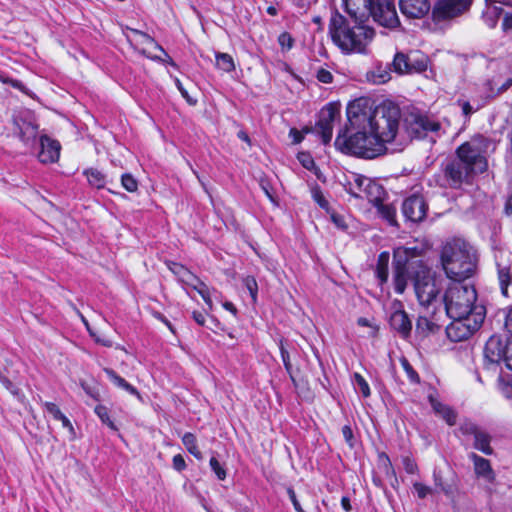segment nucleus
<instances>
[{"label": "nucleus", "instance_id": "f257e3e1", "mask_svg": "<svg viewBox=\"0 0 512 512\" xmlns=\"http://www.w3.org/2000/svg\"><path fill=\"white\" fill-rule=\"evenodd\" d=\"M349 127L335 140V146L352 155L373 159L386 152L398 132L400 110L392 104L374 106L367 98H358L347 107Z\"/></svg>", "mask_w": 512, "mask_h": 512}, {"label": "nucleus", "instance_id": "f03ea898", "mask_svg": "<svg viewBox=\"0 0 512 512\" xmlns=\"http://www.w3.org/2000/svg\"><path fill=\"white\" fill-rule=\"evenodd\" d=\"M350 27L341 15L331 18L329 32L332 41L343 53H365L366 47L374 37V29L362 23Z\"/></svg>", "mask_w": 512, "mask_h": 512}, {"label": "nucleus", "instance_id": "7ed1b4c3", "mask_svg": "<svg viewBox=\"0 0 512 512\" xmlns=\"http://www.w3.org/2000/svg\"><path fill=\"white\" fill-rule=\"evenodd\" d=\"M445 311L448 317L470 316L480 304H476L477 291L472 284L451 283L445 291Z\"/></svg>", "mask_w": 512, "mask_h": 512}, {"label": "nucleus", "instance_id": "20e7f679", "mask_svg": "<svg viewBox=\"0 0 512 512\" xmlns=\"http://www.w3.org/2000/svg\"><path fill=\"white\" fill-rule=\"evenodd\" d=\"M412 282L417 299L423 306H429L440 293L435 273L422 260L416 262V268L412 271Z\"/></svg>", "mask_w": 512, "mask_h": 512}, {"label": "nucleus", "instance_id": "39448f33", "mask_svg": "<svg viewBox=\"0 0 512 512\" xmlns=\"http://www.w3.org/2000/svg\"><path fill=\"white\" fill-rule=\"evenodd\" d=\"M486 317V308L479 305L474 314L461 318L450 317L451 323L446 327V335L452 342H461L470 338L478 331Z\"/></svg>", "mask_w": 512, "mask_h": 512}, {"label": "nucleus", "instance_id": "423d86ee", "mask_svg": "<svg viewBox=\"0 0 512 512\" xmlns=\"http://www.w3.org/2000/svg\"><path fill=\"white\" fill-rule=\"evenodd\" d=\"M488 141L482 137H474L458 147L457 157L472 171L473 174L483 173L487 167L485 157Z\"/></svg>", "mask_w": 512, "mask_h": 512}, {"label": "nucleus", "instance_id": "0eeeda50", "mask_svg": "<svg viewBox=\"0 0 512 512\" xmlns=\"http://www.w3.org/2000/svg\"><path fill=\"white\" fill-rule=\"evenodd\" d=\"M442 268L452 283L465 284L477 271V258H440Z\"/></svg>", "mask_w": 512, "mask_h": 512}, {"label": "nucleus", "instance_id": "6e6552de", "mask_svg": "<svg viewBox=\"0 0 512 512\" xmlns=\"http://www.w3.org/2000/svg\"><path fill=\"white\" fill-rule=\"evenodd\" d=\"M165 263L168 269L178 278L181 283L196 290L203 301L210 307L212 306L210 291L204 282H202L193 272H191L181 263L169 259H167Z\"/></svg>", "mask_w": 512, "mask_h": 512}, {"label": "nucleus", "instance_id": "1a4fd4ad", "mask_svg": "<svg viewBox=\"0 0 512 512\" xmlns=\"http://www.w3.org/2000/svg\"><path fill=\"white\" fill-rule=\"evenodd\" d=\"M368 15L382 27L395 29L400 26L394 0H372Z\"/></svg>", "mask_w": 512, "mask_h": 512}, {"label": "nucleus", "instance_id": "9d476101", "mask_svg": "<svg viewBox=\"0 0 512 512\" xmlns=\"http://www.w3.org/2000/svg\"><path fill=\"white\" fill-rule=\"evenodd\" d=\"M127 31L126 38L128 42L143 56L151 60H160L161 56L155 54L154 51H159L167 56V52L148 34L133 28H127Z\"/></svg>", "mask_w": 512, "mask_h": 512}, {"label": "nucleus", "instance_id": "9b49d317", "mask_svg": "<svg viewBox=\"0 0 512 512\" xmlns=\"http://www.w3.org/2000/svg\"><path fill=\"white\" fill-rule=\"evenodd\" d=\"M471 0H439L432 15L435 21H443L457 17L468 10Z\"/></svg>", "mask_w": 512, "mask_h": 512}, {"label": "nucleus", "instance_id": "f8f14e48", "mask_svg": "<svg viewBox=\"0 0 512 512\" xmlns=\"http://www.w3.org/2000/svg\"><path fill=\"white\" fill-rule=\"evenodd\" d=\"M339 116V109L334 104H328L321 110L314 131L321 136L324 144H328L331 141L334 122Z\"/></svg>", "mask_w": 512, "mask_h": 512}, {"label": "nucleus", "instance_id": "ddd939ff", "mask_svg": "<svg viewBox=\"0 0 512 512\" xmlns=\"http://www.w3.org/2000/svg\"><path fill=\"white\" fill-rule=\"evenodd\" d=\"M393 68L399 74L420 73L426 70L427 60L423 56L396 53L393 60Z\"/></svg>", "mask_w": 512, "mask_h": 512}, {"label": "nucleus", "instance_id": "4468645a", "mask_svg": "<svg viewBox=\"0 0 512 512\" xmlns=\"http://www.w3.org/2000/svg\"><path fill=\"white\" fill-rule=\"evenodd\" d=\"M411 258H394L393 282L397 294L404 293L408 279L412 280V271L416 263H409Z\"/></svg>", "mask_w": 512, "mask_h": 512}, {"label": "nucleus", "instance_id": "2eb2a0df", "mask_svg": "<svg viewBox=\"0 0 512 512\" xmlns=\"http://www.w3.org/2000/svg\"><path fill=\"white\" fill-rule=\"evenodd\" d=\"M444 176L453 188L459 187L474 175L472 171L457 157L449 161L444 167Z\"/></svg>", "mask_w": 512, "mask_h": 512}, {"label": "nucleus", "instance_id": "dca6fc26", "mask_svg": "<svg viewBox=\"0 0 512 512\" xmlns=\"http://www.w3.org/2000/svg\"><path fill=\"white\" fill-rule=\"evenodd\" d=\"M427 205L421 196L413 195L402 204L404 216L412 222H420L426 216Z\"/></svg>", "mask_w": 512, "mask_h": 512}, {"label": "nucleus", "instance_id": "f3484780", "mask_svg": "<svg viewBox=\"0 0 512 512\" xmlns=\"http://www.w3.org/2000/svg\"><path fill=\"white\" fill-rule=\"evenodd\" d=\"M61 145L57 140H54L47 135L40 137V151L38 159L41 163L48 164L58 161L60 157Z\"/></svg>", "mask_w": 512, "mask_h": 512}, {"label": "nucleus", "instance_id": "a211bd4d", "mask_svg": "<svg viewBox=\"0 0 512 512\" xmlns=\"http://www.w3.org/2000/svg\"><path fill=\"white\" fill-rule=\"evenodd\" d=\"M475 253L474 247L465 239L453 237L445 242L441 256H470Z\"/></svg>", "mask_w": 512, "mask_h": 512}, {"label": "nucleus", "instance_id": "6ab92c4d", "mask_svg": "<svg viewBox=\"0 0 512 512\" xmlns=\"http://www.w3.org/2000/svg\"><path fill=\"white\" fill-rule=\"evenodd\" d=\"M506 354V343L499 336L492 335L484 346V356L490 363H500Z\"/></svg>", "mask_w": 512, "mask_h": 512}, {"label": "nucleus", "instance_id": "aec40b11", "mask_svg": "<svg viewBox=\"0 0 512 512\" xmlns=\"http://www.w3.org/2000/svg\"><path fill=\"white\" fill-rule=\"evenodd\" d=\"M495 265L501 293L507 297L508 287L512 284V260L510 258H497Z\"/></svg>", "mask_w": 512, "mask_h": 512}, {"label": "nucleus", "instance_id": "412c9836", "mask_svg": "<svg viewBox=\"0 0 512 512\" xmlns=\"http://www.w3.org/2000/svg\"><path fill=\"white\" fill-rule=\"evenodd\" d=\"M401 12L409 18H422L430 11L428 0H400Z\"/></svg>", "mask_w": 512, "mask_h": 512}, {"label": "nucleus", "instance_id": "4be33fe9", "mask_svg": "<svg viewBox=\"0 0 512 512\" xmlns=\"http://www.w3.org/2000/svg\"><path fill=\"white\" fill-rule=\"evenodd\" d=\"M468 457L473 462L474 473L478 478H483L489 483L495 482L496 474L488 459L474 452H471Z\"/></svg>", "mask_w": 512, "mask_h": 512}, {"label": "nucleus", "instance_id": "5701e85b", "mask_svg": "<svg viewBox=\"0 0 512 512\" xmlns=\"http://www.w3.org/2000/svg\"><path fill=\"white\" fill-rule=\"evenodd\" d=\"M389 323L391 328L397 331L403 339L410 337L412 322L403 309L395 310L390 316Z\"/></svg>", "mask_w": 512, "mask_h": 512}, {"label": "nucleus", "instance_id": "b1692460", "mask_svg": "<svg viewBox=\"0 0 512 512\" xmlns=\"http://www.w3.org/2000/svg\"><path fill=\"white\" fill-rule=\"evenodd\" d=\"M288 375L298 395L306 400L312 401L315 395L307 375L303 374L300 369H296V371L293 370L291 374Z\"/></svg>", "mask_w": 512, "mask_h": 512}, {"label": "nucleus", "instance_id": "393cba45", "mask_svg": "<svg viewBox=\"0 0 512 512\" xmlns=\"http://www.w3.org/2000/svg\"><path fill=\"white\" fill-rule=\"evenodd\" d=\"M433 481L437 489L443 492L448 498H454L458 493V478L452 472L449 480H445L440 470L433 471Z\"/></svg>", "mask_w": 512, "mask_h": 512}, {"label": "nucleus", "instance_id": "a878e982", "mask_svg": "<svg viewBox=\"0 0 512 512\" xmlns=\"http://www.w3.org/2000/svg\"><path fill=\"white\" fill-rule=\"evenodd\" d=\"M372 0H344L346 12L355 20V23H363L368 16Z\"/></svg>", "mask_w": 512, "mask_h": 512}, {"label": "nucleus", "instance_id": "bb28decb", "mask_svg": "<svg viewBox=\"0 0 512 512\" xmlns=\"http://www.w3.org/2000/svg\"><path fill=\"white\" fill-rule=\"evenodd\" d=\"M428 401L436 415L441 417L447 425L454 426L457 421V413L450 406L441 403L433 394L428 395Z\"/></svg>", "mask_w": 512, "mask_h": 512}, {"label": "nucleus", "instance_id": "cd10ccee", "mask_svg": "<svg viewBox=\"0 0 512 512\" xmlns=\"http://www.w3.org/2000/svg\"><path fill=\"white\" fill-rule=\"evenodd\" d=\"M430 250L431 244L427 239H416L407 247H397L393 256H422L429 253Z\"/></svg>", "mask_w": 512, "mask_h": 512}, {"label": "nucleus", "instance_id": "c85d7f7f", "mask_svg": "<svg viewBox=\"0 0 512 512\" xmlns=\"http://www.w3.org/2000/svg\"><path fill=\"white\" fill-rule=\"evenodd\" d=\"M352 195L357 198H365L374 205H379L383 199L384 190L379 184L371 180L367 182V187L364 189L363 194L353 191Z\"/></svg>", "mask_w": 512, "mask_h": 512}, {"label": "nucleus", "instance_id": "c756f323", "mask_svg": "<svg viewBox=\"0 0 512 512\" xmlns=\"http://www.w3.org/2000/svg\"><path fill=\"white\" fill-rule=\"evenodd\" d=\"M16 125L21 141L25 144L33 143L38 134V126L25 120L17 121Z\"/></svg>", "mask_w": 512, "mask_h": 512}, {"label": "nucleus", "instance_id": "7c9ffc66", "mask_svg": "<svg viewBox=\"0 0 512 512\" xmlns=\"http://www.w3.org/2000/svg\"><path fill=\"white\" fill-rule=\"evenodd\" d=\"M103 371L115 386L127 391L131 395L137 397L140 396L138 389L135 386L131 385L129 382H127L123 377L118 375L113 369L105 367Z\"/></svg>", "mask_w": 512, "mask_h": 512}, {"label": "nucleus", "instance_id": "2f4dec72", "mask_svg": "<svg viewBox=\"0 0 512 512\" xmlns=\"http://www.w3.org/2000/svg\"><path fill=\"white\" fill-rule=\"evenodd\" d=\"M474 448L485 455H492L493 448L491 447V436L482 430L474 436Z\"/></svg>", "mask_w": 512, "mask_h": 512}, {"label": "nucleus", "instance_id": "473e14b6", "mask_svg": "<svg viewBox=\"0 0 512 512\" xmlns=\"http://www.w3.org/2000/svg\"><path fill=\"white\" fill-rule=\"evenodd\" d=\"M182 443L186 450L193 455L197 460H201L203 458L202 453L197 444L196 436L191 432H186L182 436Z\"/></svg>", "mask_w": 512, "mask_h": 512}, {"label": "nucleus", "instance_id": "72a5a7b5", "mask_svg": "<svg viewBox=\"0 0 512 512\" xmlns=\"http://www.w3.org/2000/svg\"><path fill=\"white\" fill-rule=\"evenodd\" d=\"M367 79L374 84H382L390 79V73L387 67L381 65L376 66L371 71L367 72Z\"/></svg>", "mask_w": 512, "mask_h": 512}, {"label": "nucleus", "instance_id": "f704fd0d", "mask_svg": "<svg viewBox=\"0 0 512 512\" xmlns=\"http://www.w3.org/2000/svg\"><path fill=\"white\" fill-rule=\"evenodd\" d=\"M89 184L97 189L104 188L106 184L105 175L97 169H87L84 171Z\"/></svg>", "mask_w": 512, "mask_h": 512}, {"label": "nucleus", "instance_id": "c9c22d12", "mask_svg": "<svg viewBox=\"0 0 512 512\" xmlns=\"http://www.w3.org/2000/svg\"><path fill=\"white\" fill-rule=\"evenodd\" d=\"M399 362L405 371L407 378L411 384L419 385L421 383V378L418 372L411 365L409 360L405 356H401Z\"/></svg>", "mask_w": 512, "mask_h": 512}, {"label": "nucleus", "instance_id": "e433bc0d", "mask_svg": "<svg viewBox=\"0 0 512 512\" xmlns=\"http://www.w3.org/2000/svg\"><path fill=\"white\" fill-rule=\"evenodd\" d=\"M94 412L99 417V419L101 420V422L104 425L108 426L113 431H118V427L116 426L114 421L110 418L109 409L105 405H103V404L96 405L94 408Z\"/></svg>", "mask_w": 512, "mask_h": 512}, {"label": "nucleus", "instance_id": "4c0bfd02", "mask_svg": "<svg viewBox=\"0 0 512 512\" xmlns=\"http://www.w3.org/2000/svg\"><path fill=\"white\" fill-rule=\"evenodd\" d=\"M216 66L224 72H231L235 69V63L231 55L227 53H216Z\"/></svg>", "mask_w": 512, "mask_h": 512}, {"label": "nucleus", "instance_id": "58836bf2", "mask_svg": "<svg viewBox=\"0 0 512 512\" xmlns=\"http://www.w3.org/2000/svg\"><path fill=\"white\" fill-rule=\"evenodd\" d=\"M286 346H287V340L284 339L283 337L279 338L278 347H279V351H280V356H281V359H282V362H283V365H284V368H285L287 374H291V372L293 371V366L291 363L290 354H289Z\"/></svg>", "mask_w": 512, "mask_h": 512}, {"label": "nucleus", "instance_id": "ea45409f", "mask_svg": "<svg viewBox=\"0 0 512 512\" xmlns=\"http://www.w3.org/2000/svg\"><path fill=\"white\" fill-rule=\"evenodd\" d=\"M378 463L382 471L387 477L396 478V472L392 465V462L385 452L378 453Z\"/></svg>", "mask_w": 512, "mask_h": 512}, {"label": "nucleus", "instance_id": "a19ab883", "mask_svg": "<svg viewBox=\"0 0 512 512\" xmlns=\"http://www.w3.org/2000/svg\"><path fill=\"white\" fill-rule=\"evenodd\" d=\"M389 259L390 258H378L375 273H376L377 278L379 279L380 285L386 283L388 280Z\"/></svg>", "mask_w": 512, "mask_h": 512}, {"label": "nucleus", "instance_id": "79ce46f5", "mask_svg": "<svg viewBox=\"0 0 512 512\" xmlns=\"http://www.w3.org/2000/svg\"><path fill=\"white\" fill-rule=\"evenodd\" d=\"M439 327L427 317L420 316L416 322V330L423 335L434 333Z\"/></svg>", "mask_w": 512, "mask_h": 512}, {"label": "nucleus", "instance_id": "37998d69", "mask_svg": "<svg viewBox=\"0 0 512 512\" xmlns=\"http://www.w3.org/2000/svg\"><path fill=\"white\" fill-rule=\"evenodd\" d=\"M243 284L250 294L252 303L256 304L258 298V283L255 277L251 275L246 276L243 278Z\"/></svg>", "mask_w": 512, "mask_h": 512}, {"label": "nucleus", "instance_id": "c03bdc74", "mask_svg": "<svg viewBox=\"0 0 512 512\" xmlns=\"http://www.w3.org/2000/svg\"><path fill=\"white\" fill-rule=\"evenodd\" d=\"M490 96H499L512 86V77L507 79L502 85L498 86L495 80L488 81Z\"/></svg>", "mask_w": 512, "mask_h": 512}, {"label": "nucleus", "instance_id": "a18cd8bd", "mask_svg": "<svg viewBox=\"0 0 512 512\" xmlns=\"http://www.w3.org/2000/svg\"><path fill=\"white\" fill-rule=\"evenodd\" d=\"M378 209V212L381 214L383 218H385L387 221H389L391 224H395V214L396 210L394 207L390 205H385L382 203V201L379 203V205H375Z\"/></svg>", "mask_w": 512, "mask_h": 512}, {"label": "nucleus", "instance_id": "49530a36", "mask_svg": "<svg viewBox=\"0 0 512 512\" xmlns=\"http://www.w3.org/2000/svg\"><path fill=\"white\" fill-rule=\"evenodd\" d=\"M354 381L359 387V390L364 398H368L371 395V390L369 387L368 382L365 380V378L358 372H355L354 375Z\"/></svg>", "mask_w": 512, "mask_h": 512}, {"label": "nucleus", "instance_id": "de8ad7c7", "mask_svg": "<svg viewBox=\"0 0 512 512\" xmlns=\"http://www.w3.org/2000/svg\"><path fill=\"white\" fill-rule=\"evenodd\" d=\"M211 470L215 473L218 480H225L227 476L226 469L220 464L216 457H211L209 461Z\"/></svg>", "mask_w": 512, "mask_h": 512}, {"label": "nucleus", "instance_id": "09e8293b", "mask_svg": "<svg viewBox=\"0 0 512 512\" xmlns=\"http://www.w3.org/2000/svg\"><path fill=\"white\" fill-rule=\"evenodd\" d=\"M121 184L128 192H135L138 189L137 180L129 173L122 175Z\"/></svg>", "mask_w": 512, "mask_h": 512}, {"label": "nucleus", "instance_id": "8fccbe9b", "mask_svg": "<svg viewBox=\"0 0 512 512\" xmlns=\"http://www.w3.org/2000/svg\"><path fill=\"white\" fill-rule=\"evenodd\" d=\"M402 465L406 473L414 475L419 471L418 465L413 457L404 456L402 457Z\"/></svg>", "mask_w": 512, "mask_h": 512}, {"label": "nucleus", "instance_id": "3c124183", "mask_svg": "<svg viewBox=\"0 0 512 512\" xmlns=\"http://www.w3.org/2000/svg\"><path fill=\"white\" fill-rule=\"evenodd\" d=\"M341 432H342V435H343V438H344L346 444L350 448H354L355 447V437H354V432L352 430L350 423L345 424L342 427Z\"/></svg>", "mask_w": 512, "mask_h": 512}, {"label": "nucleus", "instance_id": "603ef678", "mask_svg": "<svg viewBox=\"0 0 512 512\" xmlns=\"http://www.w3.org/2000/svg\"><path fill=\"white\" fill-rule=\"evenodd\" d=\"M44 409L47 411L48 414L52 416V418L56 421L59 420L63 416L62 411L60 410L59 406L53 402H44L43 403Z\"/></svg>", "mask_w": 512, "mask_h": 512}, {"label": "nucleus", "instance_id": "864d4df0", "mask_svg": "<svg viewBox=\"0 0 512 512\" xmlns=\"http://www.w3.org/2000/svg\"><path fill=\"white\" fill-rule=\"evenodd\" d=\"M85 325L87 326L88 328V331L90 333V336L94 339V341L97 343V344H100L104 347H112L113 346V342L111 339H109L108 337H105V336H101V335H97L96 333L92 332L88 326V322L83 319Z\"/></svg>", "mask_w": 512, "mask_h": 512}, {"label": "nucleus", "instance_id": "5fc2aeb1", "mask_svg": "<svg viewBox=\"0 0 512 512\" xmlns=\"http://www.w3.org/2000/svg\"><path fill=\"white\" fill-rule=\"evenodd\" d=\"M460 432L463 435H472L473 437L480 432V429L476 424L470 421L463 422L459 427Z\"/></svg>", "mask_w": 512, "mask_h": 512}, {"label": "nucleus", "instance_id": "6e6d98bb", "mask_svg": "<svg viewBox=\"0 0 512 512\" xmlns=\"http://www.w3.org/2000/svg\"><path fill=\"white\" fill-rule=\"evenodd\" d=\"M370 181H371V179H369V178L362 177L359 175L355 176V178H354L355 188H351V193L353 191H355L357 193L363 194L364 189L367 187V182H370Z\"/></svg>", "mask_w": 512, "mask_h": 512}, {"label": "nucleus", "instance_id": "4d7b16f0", "mask_svg": "<svg viewBox=\"0 0 512 512\" xmlns=\"http://www.w3.org/2000/svg\"><path fill=\"white\" fill-rule=\"evenodd\" d=\"M413 488L416 491L418 498L420 499H424L428 494L432 493V489L421 482H415L413 484Z\"/></svg>", "mask_w": 512, "mask_h": 512}, {"label": "nucleus", "instance_id": "13d9d810", "mask_svg": "<svg viewBox=\"0 0 512 512\" xmlns=\"http://www.w3.org/2000/svg\"><path fill=\"white\" fill-rule=\"evenodd\" d=\"M0 382L5 387V389H7L11 394L18 395V388L13 384V382L8 377L4 376L1 372Z\"/></svg>", "mask_w": 512, "mask_h": 512}, {"label": "nucleus", "instance_id": "bf43d9fd", "mask_svg": "<svg viewBox=\"0 0 512 512\" xmlns=\"http://www.w3.org/2000/svg\"><path fill=\"white\" fill-rule=\"evenodd\" d=\"M278 42L282 48L291 49L294 41L289 33L283 32L279 35Z\"/></svg>", "mask_w": 512, "mask_h": 512}, {"label": "nucleus", "instance_id": "052dcab7", "mask_svg": "<svg viewBox=\"0 0 512 512\" xmlns=\"http://www.w3.org/2000/svg\"><path fill=\"white\" fill-rule=\"evenodd\" d=\"M316 78L318 79V81L325 83V84H329L333 81L332 73L323 68H321L317 71Z\"/></svg>", "mask_w": 512, "mask_h": 512}, {"label": "nucleus", "instance_id": "680f3d73", "mask_svg": "<svg viewBox=\"0 0 512 512\" xmlns=\"http://www.w3.org/2000/svg\"><path fill=\"white\" fill-rule=\"evenodd\" d=\"M172 465L173 468L178 472H182L187 467L185 459L181 454H176L173 456Z\"/></svg>", "mask_w": 512, "mask_h": 512}, {"label": "nucleus", "instance_id": "e2e57ef3", "mask_svg": "<svg viewBox=\"0 0 512 512\" xmlns=\"http://www.w3.org/2000/svg\"><path fill=\"white\" fill-rule=\"evenodd\" d=\"M151 315L158 321L164 323L173 334L176 333L174 326L161 312L153 310Z\"/></svg>", "mask_w": 512, "mask_h": 512}, {"label": "nucleus", "instance_id": "0e129e2a", "mask_svg": "<svg viewBox=\"0 0 512 512\" xmlns=\"http://www.w3.org/2000/svg\"><path fill=\"white\" fill-rule=\"evenodd\" d=\"M419 123L421 127L426 131H437L440 127L439 123L424 118H421Z\"/></svg>", "mask_w": 512, "mask_h": 512}, {"label": "nucleus", "instance_id": "69168bd1", "mask_svg": "<svg viewBox=\"0 0 512 512\" xmlns=\"http://www.w3.org/2000/svg\"><path fill=\"white\" fill-rule=\"evenodd\" d=\"M298 159L303 165V167H305L308 170H311L315 166L314 160L311 158L309 154L300 153Z\"/></svg>", "mask_w": 512, "mask_h": 512}, {"label": "nucleus", "instance_id": "338daca9", "mask_svg": "<svg viewBox=\"0 0 512 512\" xmlns=\"http://www.w3.org/2000/svg\"><path fill=\"white\" fill-rule=\"evenodd\" d=\"M506 367L512 370V339L506 342V354L504 357Z\"/></svg>", "mask_w": 512, "mask_h": 512}, {"label": "nucleus", "instance_id": "774afa93", "mask_svg": "<svg viewBox=\"0 0 512 512\" xmlns=\"http://www.w3.org/2000/svg\"><path fill=\"white\" fill-rule=\"evenodd\" d=\"M504 326L506 330L512 335V306L506 313Z\"/></svg>", "mask_w": 512, "mask_h": 512}]
</instances>
